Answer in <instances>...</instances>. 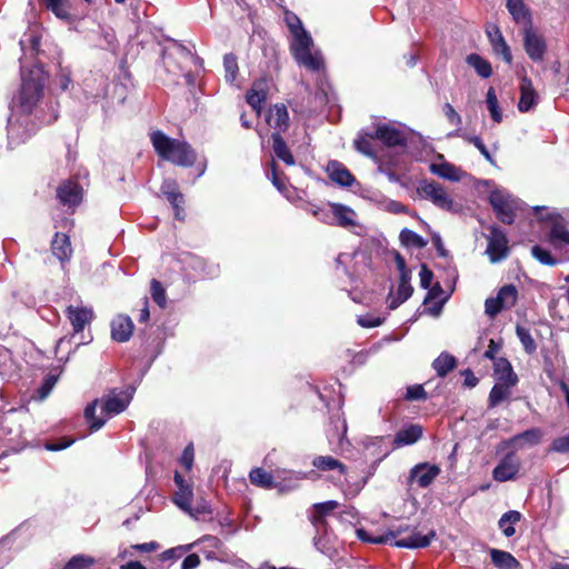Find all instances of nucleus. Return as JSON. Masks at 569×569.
<instances>
[{
  "label": "nucleus",
  "instance_id": "obj_1",
  "mask_svg": "<svg viewBox=\"0 0 569 569\" xmlns=\"http://www.w3.org/2000/svg\"><path fill=\"white\" fill-rule=\"evenodd\" d=\"M133 391L110 390L101 400H94L84 409V417L90 423V431H98L112 416L127 409Z\"/></svg>",
  "mask_w": 569,
  "mask_h": 569
},
{
  "label": "nucleus",
  "instance_id": "obj_2",
  "mask_svg": "<svg viewBox=\"0 0 569 569\" xmlns=\"http://www.w3.org/2000/svg\"><path fill=\"white\" fill-rule=\"evenodd\" d=\"M150 140L157 154L166 161L183 168L192 167L197 161L196 151L186 141L170 138L160 130L153 131Z\"/></svg>",
  "mask_w": 569,
  "mask_h": 569
},
{
  "label": "nucleus",
  "instance_id": "obj_3",
  "mask_svg": "<svg viewBox=\"0 0 569 569\" xmlns=\"http://www.w3.org/2000/svg\"><path fill=\"white\" fill-rule=\"evenodd\" d=\"M47 79V73L39 64L29 70L21 68V88L13 101L24 113L31 112L41 99Z\"/></svg>",
  "mask_w": 569,
  "mask_h": 569
},
{
  "label": "nucleus",
  "instance_id": "obj_4",
  "mask_svg": "<svg viewBox=\"0 0 569 569\" xmlns=\"http://www.w3.org/2000/svg\"><path fill=\"white\" fill-rule=\"evenodd\" d=\"M357 537L363 541L369 543H376V545H391L399 548H409V549H417V548H425L430 545L431 540L435 538L436 533L435 531H430L428 535H421L419 532H412L410 536L400 538L399 540H396V532H386L383 535L379 536H372L367 530L360 528L356 531Z\"/></svg>",
  "mask_w": 569,
  "mask_h": 569
},
{
  "label": "nucleus",
  "instance_id": "obj_5",
  "mask_svg": "<svg viewBox=\"0 0 569 569\" xmlns=\"http://www.w3.org/2000/svg\"><path fill=\"white\" fill-rule=\"evenodd\" d=\"M291 36L290 50L297 62L309 70H320L323 61L319 53L311 52L313 46L311 36L305 29Z\"/></svg>",
  "mask_w": 569,
  "mask_h": 569
},
{
  "label": "nucleus",
  "instance_id": "obj_6",
  "mask_svg": "<svg viewBox=\"0 0 569 569\" xmlns=\"http://www.w3.org/2000/svg\"><path fill=\"white\" fill-rule=\"evenodd\" d=\"M489 201L501 222L511 224L515 221L519 202L511 194L503 190H493L490 192Z\"/></svg>",
  "mask_w": 569,
  "mask_h": 569
},
{
  "label": "nucleus",
  "instance_id": "obj_7",
  "mask_svg": "<svg viewBox=\"0 0 569 569\" xmlns=\"http://www.w3.org/2000/svg\"><path fill=\"white\" fill-rule=\"evenodd\" d=\"M420 197L431 201L436 207L446 211L455 209V202L446 189L437 181L422 180L417 189Z\"/></svg>",
  "mask_w": 569,
  "mask_h": 569
},
{
  "label": "nucleus",
  "instance_id": "obj_8",
  "mask_svg": "<svg viewBox=\"0 0 569 569\" xmlns=\"http://www.w3.org/2000/svg\"><path fill=\"white\" fill-rule=\"evenodd\" d=\"M518 300V290L513 284L501 287L496 297L485 301V311L490 318H495L503 309H511Z\"/></svg>",
  "mask_w": 569,
  "mask_h": 569
},
{
  "label": "nucleus",
  "instance_id": "obj_9",
  "mask_svg": "<svg viewBox=\"0 0 569 569\" xmlns=\"http://www.w3.org/2000/svg\"><path fill=\"white\" fill-rule=\"evenodd\" d=\"M549 243L565 259H569V226L562 220H555L548 233Z\"/></svg>",
  "mask_w": 569,
  "mask_h": 569
},
{
  "label": "nucleus",
  "instance_id": "obj_10",
  "mask_svg": "<svg viewBox=\"0 0 569 569\" xmlns=\"http://www.w3.org/2000/svg\"><path fill=\"white\" fill-rule=\"evenodd\" d=\"M440 468L437 465L421 462L411 468L408 476V483H417L419 488H428L440 475Z\"/></svg>",
  "mask_w": 569,
  "mask_h": 569
},
{
  "label": "nucleus",
  "instance_id": "obj_11",
  "mask_svg": "<svg viewBox=\"0 0 569 569\" xmlns=\"http://www.w3.org/2000/svg\"><path fill=\"white\" fill-rule=\"evenodd\" d=\"M507 243L506 234L498 227H491L486 250L491 262L501 261L508 256L509 250Z\"/></svg>",
  "mask_w": 569,
  "mask_h": 569
},
{
  "label": "nucleus",
  "instance_id": "obj_12",
  "mask_svg": "<svg viewBox=\"0 0 569 569\" xmlns=\"http://www.w3.org/2000/svg\"><path fill=\"white\" fill-rule=\"evenodd\" d=\"M520 470V460L515 452L507 453L492 471V478L499 482L513 480Z\"/></svg>",
  "mask_w": 569,
  "mask_h": 569
},
{
  "label": "nucleus",
  "instance_id": "obj_13",
  "mask_svg": "<svg viewBox=\"0 0 569 569\" xmlns=\"http://www.w3.org/2000/svg\"><path fill=\"white\" fill-rule=\"evenodd\" d=\"M331 209L330 220L345 229H355L359 226L357 212L342 203L329 202Z\"/></svg>",
  "mask_w": 569,
  "mask_h": 569
},
{
  "label": "nucleus",
  "instance_id": "obj_14",
  "mask_svg": "<svg viewBox=\"0 0 569 569\" xmlns=\"http://www.w3.org/2000/svg\"><path fill=\"white\" fill-rule=\"evenodd\" d=\"M523 47L532 61H541L543 59L547 48L545 39L531 28L525 30Z\"/></svg>",
  "mask_w": 569,
  "mask_h": 569
},
{
  "label": "nucleus",
  "instance_id": "obj_15",
  "mask_svg": "<svg viewBox=\"0 0 569 569\" xmlns=\"http://www.w3.org/2000/svg\"><path fill=\"white\" fill-rule=\"evenodd\" d=\"M67 317L73 328L74 333L83 331L84 327L93 319V311L84 306H68Z\"/></svg>",
  "mask_w": 569,
  "mask_h": 569
},
{
  "label": "nucleus",
  "instance_id": "obj_16",
  "mask_svg": "<svg viewBox=\"0 0 569 569\" xmlns=\"http://www.w3.org/2000/svg\"><path fill=\"white\" fill-rule=\"evenodd\" d=\"M376 139L382 141L388 147L406 144V134L392 124H378L375 130Z\"/></svg>",
  "mask_w": 569,
  "mask_h": 569
},
{
  "label": "nucleus",
  "instance_id": "obj_17",
  "mask_svg": "<svg viewBox=\"0 0 569 569\" xmlns=\"http://www.w3.org/2000/svg\"><path fill=\"white\" fill-rule=\"evenodd\" d=\"M57 197L63 206H78L82 199V188L76 181H64L59 186Z\"/></svg>",
  "mask_w": 569,
  "mask_h": 569
},
{
  "label": "nucleus",
  "instance_id": "obj_18",
  "mask_svg": "<svg viewBox=\"0 0 569 569\" xmlns=\"http://www.w3.org/2000/svg\"><path fill=\"white\" fill-rule=\"evenodd\" d=\"M326 171L329 178L339 186L351 187L356 182L355 177L347 167L337 160H330L326 167Z\"/></svg>",
  "mask_w": 569,
  "mask_h": 569
},
{
  "label": "nucleus",
  "instance_id": "obj_19",
  "mask_svg": "<svg viewBox=\"0 0 569 569\" xmlns=\"http://www.w3.org/2000/svg\"><path fill=\"white\" fill-rule=\"evenodd\" d=\"M133 331V322L130 317L119 315L111 322V338L117 342L128 341Z\"/></svg>",
  "mask_w": 569,
  "mask_h": 569
},
{
  "label": "nucleus",
  "instance_id": "obj_20",
  "mask_svg": "<svg viewBox=\"0 0 569 569\" xmlns=\"http://www.w3.org/2000/svg\"><path fill=\"white\" fill-rule=\"evenodd\" d=\"M538 101V94L528 77H522L520 82V100L518 109L520 112H527L532 109Z\"/></svg>",
  "mask_w": 569,
  "mask_h": 569
},
{
  "label": "nucleus",
  "instance_id": "obj_21",
  "mask_svg": "<svg viewBox=\"0 0 569 569\" xmlns=\"http://www.w3.org/2000/svg\"><path fill=\"white\" fill-rule=\"evenodd\" d=\"M488 38L496 54H500L507 63H511L512 54L501 31L497 26H492L487 30Z\"/></svg>",
  "mask_w": 569,
  "mask_h": 569
},
{
  "label": "nucleus",
  "instance_id": "obj_22",
  "mask_svg": "<svg viewBox=\"0 0 569 569\" xmlns=\"http://www.w3.org/2000/svg\"><path fill=\"white\" fill-rule=\"evenodd\" d=\"M267 122L270 127L277 130L279 134L288 128L289 114L284 104H274L270 108Z\"/></svg>",
  "mask_w": 569,
  "mask_h": 569
},
{
  "label": "nucleus",
  "instance_id": "obj_23",
  "mask_svg": "<svg viewBox=\"0 0 569 569\" xmlns=\"http://www.w3.org/2000/svg\"><path fill=\"white\" fill-rule=\"evenodd\" d=\"M267 83L264 80L253 82L251 89L247 92L248 104L257 112L260 113L262 103L267 99Z\"/></svg>",
  "mask_w": 569,
  "mask_h": 569
},
{
  "label": "nucleus",
  "instance_id": "obj_24",
  "mask_svg": "<svg viewBox=\"0 0 569 569\" xmlns=\"http://www.w3.org/2000/svg\"><path fill=\"white\" fill-rule=\"evenodd\" d=\"M542 432L538 428L528 429L521 433L511 437L508 440V445L520 449L525 446H536L540 442Z\"/></svg>",
  "mask_w": 569,
  "mask_h": 569
},
{
  "label": "nucleus",
  "instance_id": "obj_25",
  "mask_svg": "<svg viewBox=\"0 0 569 569\" xmlns=\"http://www.w3.org/2000/svg\"><path fill=\"white\" fill-rule=\"evenodd\" d=\"M51 250L61 262L68 261L72 254L69 237L57 232L51 243Z\"/></svg>",
  "mask_w": 569,
  "mask_h": 569
},
{
  "label": "nucleus",
  "instance_id": "obj_26",
  "mask_svg": "<svg viewBox=\"0 0 569 569\" xmlns=\"http://www.w3.org/2000/svg\"><path fill=\"white\" fill-rule=\"evenodd\" d=\"M429 170L431 173L453 182L460 181L463 174L458 167L446 161L440 163H431Z\"/></svg>",
  "mask_w": 569,
  "mask_h": 569
},
{
  "label": "nucleus",
  "instance_id": "obj_27",
  "mask_svg": "<svg viewBox=\"0 0 569 569\" xmlns=\"http://www.w3.org/2000/svg\"><path fill=\"white\" fill-rule=\"evenodd\" d=\"M495 376L499 382L515 386L518 382L517 375L513 372L510 362L505 358L495 361Z\"/></svg>",
  "mask_w": 569,
  "mask_h": 569
},
{
  "label": "nucleus",
  "instance_id": "obj_28",
  "mask_svg": "<svg viewBox=\"0 0 569 569\" xmlns=\"http://www.w3.org/2000/svg\"><path fill=\"white\" fill-rule=\"evenodd\" d=\"M422 437V427L410 425L397 432L393 443L397 447L409 446L417 442Z\"/></svg>",
  "mask_w": 569,
  "mask_h": 569
},
{
  "label": "nucleus",
  "instance_id": "obj_29",
  "mask_svg": "<svg viewBox=\"0 0 569 569\" xmlns=\"http://www.w3.org/2000/svg\"><path fill=\"white\" fill-rule=\"evenodd\" d=\"M339 503L336 500H328L313 505V513L310 518L312 525L319 530L320 527L326 525L325 517L337 509Z\"/></svg>",
  "mask_w": 569,
  "mask_h": 569
},
{
  "label": "nucleus",
  "instance_id": "obj_30",
  "mask_svg": "<svg viewBox=\"0 0 569 569\" xmlns=\"http://www.w3.org/2000/svg\"><path fill=\"white\" fill-rule=\"evenodd\" d=\"M271 138H272V150H273L274 156L279 160L283 161L287 166H293L296 163L295 158H293L291 151L289 150V148L287 147L281 134H279V132H274V133H272Z\"/></svg>",
  "mask_w": 569,
  "mask_h": 569
},
{
  "label": "nucleus",
  "instance_id": "obj_31",
  "mask_svg": "<svg viewBox=\"0 0 569 569\" xmlns=\"http://www.w3.org/2000/svg\"><path fill=\"white\" fill-rule=\"evenodd\" d=\"M492 563L499 569H518L519 561L510 553L499 549L489 551Z\"/></svg>",
  "mask_w": 569,
  "mask_h": 569
},
{
  "label": "nucleus",
  "instance_id": "obj_32",
  "mask_svg": "<svg viewBox=\"0 0 569 569\" xmlns=\"http://www.w3.org/2000/svg\"><path fill=\"white\" fill-rule=\"evenodd\" d=\"M521 520V513L517 510L505 512L498 521L503 535L509 538L516 533L515 525Z\"/></svg>",
  "mask_w": 569,
  "mask_h": 569
},
{
  "label": "nucleus",
  "instance_id": "obj_33",
  "mask_svg": "<svg viewBox=\"0 0 569 569\" xmlns=\"http://www.w3.org/2000/svg\"><path fill=\"white\" fill-rule=\"evenodd\" d=\"M456 366V358L448 352H441L432 362V367L439 377L447 376Z\"/></svg>",
  "mask_w": 569,
  "mask_h": 569
},
{
  "label": "nucleus",
  "instance_id": "obj_34",
  "mask_svg": "<svg viewBox=\"0 0 569 569\" xmlns=\"http://www.w3.org/2000/svg\"><path fill=\"white\" fill-rule=\"evenodd\" d=\"M249 479L252 485L263 489H271L277 487L272 475L262 468L252 469L249 473Z\"/></svg>",
  "mask_w": 569,
  "mask_h": 569
},
{
  "label": "nucleus",
  "instance_id": "obj_35",
  "mask_svg": "<svg viewBox=\"0 0 569 569\" xmlns=\"http://www.w3.org/2000/svg\"><path fill=\"white\" fill-rule=\"evenodd\" d=\"M466 61L481 78H489L492 74L491 64L481 56L477 53H470L467 56Z\"/></svg>",
  "mask_w": 569,
  "mask_h": 569
},
{
  "label": "nucleus",
  "instance_id": "obj_36",
  "mask_svg": "<svg viewBox=\"0 0 569 569\" xmlns=\"http://www.w3.org/2000/svg\"><path fill=\"white\" fill-rule=\"evenodd\" d=\"M312 466L322 471L338 470L341 475L346 472V467L339 460L331 456H319L312 461Z\"/></svg>",
  "mask_w": 569,
  "mask_h": 569
},
{
  "label": "nucleus",
  "instance_id": "obj_37",
  "mask_svg": "<svg viewBox=\"0 0 569 569\" xmlns=\"http://www.w3.org/2000/svg\"><path fill=\"white\" fill-rule=\"evenodd\" d=\"M376 139L375 132L373 133H360L358 138L355 140L353 144L355 148L362 154L370 157L378 161L376 151L372 147L371 140Z\"/></svg>",
  "mask_w": 569,
  "mask_h": 569
},
{
  "label": "nucleus",
  "instance_id": "obj_38",
  "mask_svg": "<svg viewBox=\"0 0 569 569\" xmlns=\"http://www.w3.org/2000/svg\"><path fill=\"white\" fill-rule=\"evenodd\" d=\"M512 386L506 385L503 382L496 383L488 398V406L489 408L497 407L500 402L506 400L510 396V388Z\"/></svg>",
  "mask_w": 569,
  "mask_h": 569
},
{
  "label": "nucleus",
  "instance_id": "obj_39",
  "mask_svg": "<svg viewBox=\"0 0 569 569\" xmlns=\"http://www.w3.org/2000/svg\"><path fill=\"white\" fill-rule=\"evenodd\" d=\"M192 496L193 491L191 485L182 486L176 491L173 501L184 512H191Z\"/></svg>",
  "mask_w": 569,
  "mask_h": 569
},
{
  "label": "nucleus",
  "instance_id": "obj_40",
  "mask_svg": "<svg viewBox=\"0 0 569 569\" xmlns=\"http://www.w3.org/2000/svg\"><path fill=\"white\" fill-rule=\"evenodd\" d=\"M486 103L491 119L496 123H500L502 121V111L499 107L498 98L492 87H490L487 91Z\"/></svg>",
  "mask_w": 569,
  "mask_h": 569
},
{
  "label": "nucleus",
  "instance_id": "obj_41",
  "mask_svg": "<svg viewBox=\"0 0 569 569\" xmlns=\"http://www.w3.org/2000/svg\"><path fill=\"white\" fill-rule=\"evenodd\" d=\"M399 238L403 246L413 247L418 249L425 248L428 243V241L423 239L421 236H419L417 232L407 228L401 230Z\"/></svg>",
  "mask_w": 569,
  "mask_h": 569
},
{
  "label": "nucleus",
  "instance_id": "obj_42",
  "mask_svg": "<svg viewBox=\"0 0 569 569\" xmlns=\"http://www.w3.org/2000/svg\"><path fill=\"white\" fill-rule=\"evenodd\" d=\"M46 7L61 20L70 21L71 14L69 12L68 3L66 0H43Z\"/></svg>",
  "mask_w": 569,
  "mask_h": 569
},
{
  "label": "nucleus",
  "instance_id": "obj_43",
  "mask_svg": "<svg viewBox=\"0 0 569 569\" xmlns=\"http://www.w3.org/2000/svg\"><path fill=\"white\" fill-rule=\"evenodd\" d=\"M507 8L516 22H525L528 20V10L523 0H507Z\"/></svg>",
  "mask_w": 569,
  "mask_h": 569
},
{
  "label": "nucleus",
  "instance_id": "obj_44",
  "mask_svg": "<svg viewBox=\"0 0 569 569\" xmlns=\"http://www.w3.org/2000/svg\"><path fill=\"white\" fill-rule=\"evenodd\" d=\"M516 335H517L518 339L520 340V342L527 353L531 355L537 350V345H536L530 331L527 328H525L520 325H517Z\"/></svg>",
  "mask_w": 569,
  "mask_h": 569
},
{
  "label": "nucleus",
  "instance_id": "obj_45",
  "mask_svg": "<svg viewBox=\"0 0 569 569\" xmlns=\"http://www.w3.org/2000/svg\"><path fill=\"white\" fill-rule=\"evenodd\" d=\"M531 254L540 263L546 266H556L560 261V259L553 257L549 250L542 248L541 246H533L531 248Z\"/></svg>",
  "mask_w": 569,
  "mask_h": 569
},
{
  "label": "nucleus",
  "instance_id": "obj_46",
  "mask_svg": "<svg viewBox=\"0 0 569 569\" xmlns=\"http://www.w3.org/2000/svg\"><path fill=\"white\" fill-rule=\"evenodd\" d=\"M376 202L382 208L383 210L392 213H405L407 212L406 206H403L401 202L388 199L383 196H380L379 198H373Z\"/></svg>",
  "mask_w": 569,
  "mask_h": 569
},
{
  "label": "nucleus",
  "instance_id": "obj_47",
  "mask_svg": "<svg viewBox=\"0 0 569 569\" xmlns=\"http://www.w3.org/2000/svg\"><path fill=\"white\" fill-rule=\"evenodd\" d=\"M223 68L226 71V80L228 82H233L237 78L238 73V62L236 56L228 53L223 58Z\"/></svg>",
  "mask_w": 569,
  "mask_h": 569
},
{
  "label": "nucleus",
  "instance_id": "obj_48",
  "mask_svg": "<svg viewBox=\"0 0 569 569\" xmlns=\"http://www.w3.org/2000/svg\"><path fill=\"white\" fill-rule=\"evenodd\" d=\"M150 293L153 299V301L161 308L166 307V291L162 287V284L156 280L152 279L150 283Z\"/></svg>",
  "mask_w": 569,
  "mask_h": 569
},
{
  "label": "nucleus",
  "instance_id": "obj_49",
  "mask_svg": "<svg viewBox=\"0 0 569 569\" xmlns=\"http://www.w3.org/2000/svg\"><path fill=\"white\" fill-rule=\"evenodd\" d=\"M94 563V559L89 556L78 555L73 556L64 569H86Z\"/></svg>",
  "mask_w": 569,
  "mask_h": 569
},
{
  "label": "nucleus",
  "instance_id": "obj_50",
  "mask_svg": "<svg viewBox=\"0 0 569 569\" xmlns=\"http://www.w3.org/2000/svg\"><path fill=\"white\" fill-rule=\"evenodd\" d=\"M267 177L271 179L272 184L281 192L283 193L287 189L284 179L281 178V176L277 171V164L272 160L270 163V171L267 172Z\"/></svg>",
  "mask_w": 569,
  "mask_h": 569
},
{
  "label": "nucleus",
  "instance_id": "obj_51",
  "mask_svg": "<svg viewBox=\"0 0 569 569\" xmlns=\"http://www.w3.org/2000/svg\"><path fill=\"white\" fill-rule=\"evenodd\" d=\"M284 21L291 34L305 29L301 20L293 12L286 11Z\"/></svg>",
  "mask_w": 569,
  "mask_h": 569
},
{
  "label": "nucleus",
  "instance_id": "obj_52",
  "mask_svg": "<svg viewBox=\"0 0 569 569\" xmlns=\"http://www.w3.org/2000/svg\"><path fill=\"white\" fill-rule=\"evenodd\" d=\"M466 139L472 143L479 151L480 153L486 158L487 161H489L490 163H493L495 160L492 158V156L490 154L489 150L487 149L486 144L482 142V140L477 137V136H473V137H466Z\"/></svg>",
  "mask_w": 569,
  "mask_h": 569
},
{
  "label": "nucleus",
  "instance_id": "obj_53",
  "mask_svg": "<svg viewBox=\"0 0 569 569\" xmlns=\"http://www.w3.org/2000/svg\"><path fill=\"white\" fill-rule=\"evenodd\" d=\"M406 399L408 400H425L427 392L421 385H415L407 388Z\"/></svg>",
  "mask_w": 569,
  "mask_h": 569
},
{
  "label": "nucleus",
  "instance_id": "obj_54",
  "mask_svg": "<svg viewBox=\"0 0 569 569\" xmlns=\"http://www.w3.org/2000/svg\"><path fill=\"white\" fill-rule=\"evenodd\" d=\"M550 450L559 453H569V435L556 438L550 446Z\"/></svg>",
  "mask_w": 569,
  "mask_h": 569
},
{
  "label": "nucleus",
  "instance_id": "obj_55",
  "mask_svg": "<svg viewBox=\"0 0 569 569\" xmlns=\"http://www.w3.org/2000/svg\"><path fill=\"white\" fill-rule=\"evenodd\" d=\"M192 518L198 519L199 516L211 515L212 510L206 500L199 501L194 507L191 506V512H187Z\"/></svg>",
  "mask_w": 569,
  "mask_h": 569
},
{
  "label": "nucleus",
  "instance_id": "obj_56",
  "mask_svg": "<svg viewBox=\"0 0 569 569\" xmlns=\"http://www.w3.org/2000/svg\"><path fill=\"white\" fill-rule=\"evenodd\" d=\"M419 277H420V286L423 289H429L431 287L433 273L431 270H429L427 268L426 264H422L421 270L419 272Z\"/></svg>",
  "mask_w": 569,
  "mask_h": 569
},
{
  "label": "nucleus",
  "instance_id": "obj_57",
  "mask_svg": "<svg viewBox=\"0 0 569 569\" xmlns=\"http://www.w3.org/2000/svg\"><path fill=\"white\" fill-rule=\"evenodd\" d=\"M57 382V378L54 376H48L43 383L41 385L39 389L40 398L44 399L52 390Z\"/></svg>",
  "mask_w": 569,
  "mask_h": 569
},
{
  "label": "nucleus",
  "instance_id": "obj_58",
  "mask_svg": "<svg viewBox=\"0 0 569 569\" xmlns=\"http://www.w3.org/2000/svg\"><path fill=\"white\" fill-rule=\"evenodd\" d=\"M358 323L363 328H375L382 323V320L379 317L373 316H361L358 318Z\"/></svg>",
  "mask_w": 569,
  "mask_h": 569
},
{
  "label": "nucleus",
  "instance_id": "obj_59",
  "mask_svg": "<svg viewBox=\"0 0 569 569\" xmlns=\"http://www.w3.org/2000/svg\"><path fill=\"white\" fill-rule=\"evenodd\" d=\"M443 111L450 123L459 126L461 124V117L455 110V108L450 103H446L443 107Z\"/></svg>",
  "mask_w": 569,
  "mask_h": 569
},
{
  "label": "nucleus",
  "instance_id": "obj_60",
  "mask_svg": "<svg viewBox=\"0 0 569 569\" xmlns=\"http://www.w3.org/2000/svg\"><path fill=\"white\" fill-rule=\"evenodd\" d=\"M200 565V558L196 553L188 555L182 563L181 569H194Z\"/></svg>",
  "mask_w": 569,
  "mask_h": 569
},
{
  "label": "nucleus",
  "instance_id": "obj_61",
  "mask_svg": "<svg viewBox=\"0 0 569 569\" xmlns=\"http://www.w3.org/2000/svg\"><path fill=\"white\" fill-rule=\"evenodd\" d=\"M413 292V288L410 283H399L397 296L402 298V300H408Z\"/></svg>",
  "mask_w": 569,
  "mask_h": 569
},
{
  "label": "nucleus",
  "instance_id": "obj_62",
  "mask_svg": "<svg viewBox=\"0 0 569 569\" xmlns=\"http://www.w3.org/2000/svg\"><path fill=\"white\" fill-rule=\"evenodd\" d=\"M59 87L62 90H67L71 83L70 72L67 69H62L58 76Z\"/></svg>",
  "mask_w": 569,
  "mask_h": 569
},
{
  "label": "nucleus",
  "instance_id": "obj_63",
  "mask_svg": "<svg viewBox=\"0 0 569 569\" xmlns=\"http://www.w3.org/2000/svg\"><path fill=\"white\" fill-rule=\"evenodd\" d=\"M431 239H432V243H433L435 248L437 249L439 256L447 257L448 256V251L446 250V248L443 246V242H442V239H441L440 234L439 233H433Z\"/></svg>",
  "mask_w": 569,
  "mask_h": 569
},
{
  "label": "nucleus",
  "instance_id": "obj_64",
  "mask_svg": "<svg viewBox=\"0 0 569 569\" xmlns=\"http://www.w3.org/2000/svg\"><path fill=\"white\" fill-rule=\"evenodd\" d=\"M462 376L465 377L463 385L468 388H473L478 383V378L473 375L470 369H466L462 371Z\"/></svg>",
  "mask_w": 569,
  "mask_h": 569
}]
</instances>
